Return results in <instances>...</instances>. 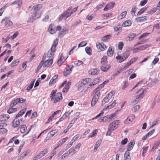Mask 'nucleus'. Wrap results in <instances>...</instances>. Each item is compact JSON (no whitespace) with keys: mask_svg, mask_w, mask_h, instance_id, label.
I'll return each instance as SVG.
<instances>
[{"mask_svg":"<svg viewBox=\"0 0 160 160\" xmlns=\"http://www.w3.org/2000/svg\"><path fill=\"white\" fill-rule=\"evenodd\" d=\"M58 43V39H56L53 43L52 46L49 50L47 54V57L50 58H52L53 57L54 55V53L55 51L56 47L57 46Z\"/></svg>","mask_w":160,"mask_h":160,"instance_id":"obj_3","label":"nucleus"},{"mask_svg":"<svg viewBox=\"0 0 160 160\" xmlns=\"http://www.w3.org/2000/svg\"><path fill=\"white\" fill-rule=\"evenodd\" d=\"M160 144V142L158 141L156 142L152 148V149H156Z\"/></svg>","mask_w":160,"mask_h":160,"instance_id":"obj_64","label":"nucleus"},{"mask_svg":"<svg viewBox=\"0 0 160 160\" xmlns=\"http://www.w3.org/2000/svg\"><path fill=\"white\" fill-rule=\"evenodd\" d=\"M149 45H144L139 47L141 50H143L147 48Z\"/></svg>","mask_w":160,"mask_h":160,"instance_id":"obj_60","label":"nucleus"},{"mask_svg":"<svg viewBox=\"0 0 160 160\" xmlns=\"http://www.w3.org/2000/svg\"><path fill=\"white\" fill-rule=\"evenodd\" d=\"M68 152L69 154L70 153H72L73 154L75 153L77 151H76L74 148H70L68 151H67Z\"/></svg>","mask_w":160,"mask_h":160,"instance_id":"obj_56","label":"nucleus"},{"mask_svg":"<svg viewBox=\"0 0 160 160\" xmlns=\"http://www.w3.org/2000/svg\"><path fill=\"white\" fill-rule=\"evenodd\" d=\"M157 7H155L154 8H153L151 10H150L149 11H148V14H152L155 12H156V11L157 10Z\"/></svg>","mask_w":160,"mask_h":160,"instance_id":"obj_45","label":"nucleus"},{"mask_svg":"<svg viewBox=\"0 0 160 160\" xmlns=\"http://www.w3.org/2000/svg\"><path fill=\"white\" fill-rule=\"evenodd\" d=\"M115 92L114 91H112L110 92L105 97L102 101V105L103 106L105 103L108 102L109 100L112 97L114 94Z\"/></svg>","mask_w":160,"mask_h":160,"instance_id":"obj_7","label":"nucleus"},{"mask_svg":"<svg viewBox=\"0 0 160 160\" xmlns=\"http://www.w3.org/2000/svg\"><path fill=\"white\" fill-rule=\"evenodd\" d=\"M19 59H17L13 61L11 64V66L12 67H14L17 65L19 63Z\"/></svg>","mask_w":160,"mask_h":160,"instance_id":"obj_43","label":"nucleus"},{"mask_svg":"<svg viewBox=\"0 0 160 160\" xmlns=\"http://www.w3.org/2000/svg\"><path fill=\"white\" fill-rule=\"evenodd\" d=\"M20 125V122L19 120L14 119L12 123V125L14 128L18 127Z\"/></svg>","mask_w":160,"mask_h":160,"instance_id":"obj_17","label":"nucleus"},{"mask_svg":"<svg viewBox=\"0 0 160 160\" xmlns=\"http://www.w3.org/2000/svg\"><path fill=\"white\" fill-rule=\"evenodd\" d=\"M160 102V98H159V97H157V96H156L155 97V98L154 101V102H153V106H154L155 102L158 103Z\"/></svg>","mask_w":160,"mask_h":160,"instance_id":"obj_55","label":"nucleus"},{"mask_svg":"<svg viewBox=\"0 0 160 160\" xmlns=\"http://www.w3.org/2000/svg\"><path fill=\"white\" fill-rule=\"evenodd\" d=\"M71 10H72V7H70L67 11L64 12L66 18L70 16L72 14V12H71L70 11Z\"/></svg>","mask_w":160,"mask_h":160,"instance_id":"obj_18","label":"nucleus"},{"mask_svg":"<svg viewBox=\"0 0 160 160\" xmlns=\"http://www.w3.org/2000/svg\"><path fill=\"white\" fill-rule=\"evenodd\" d=\"M132 23L131 21L129 19L124 22L122 24V26L123 27H128L130 26Z\"/></svg>","mask_w":160,"mask_h":160,"instance_id":"obj_24","label":"nucleus"},{"mask_svg":"<svg viewBox=\"0 0 160 160\" xmlns=\"http://www.w3.org/2000/svg\"><path fill=\"white\" fill-rule=\"evenodd\" d=\"M34 81H32L29 86H28L26 88V90L29 91L33 87L34 84Z\"/></svg>","mask_w":160,"mask_h":160,"instance_id":"obj_41","label":"nucleus"},{"mask_svg":"<svg viewBox=\"0 0 160 160\" xmlns=\"http://www.w3.org/2000/svg\"><path fill=\"white\" fill-rule=\"evenodd\" d=\"M117 102L116 100H114L111 104L107 106L106 108H104L103 110H106L108 109H110L112 108L116 104Z\"/></svg>","mask_w":160,"mask_h":160,"instance_id":"obj_21","label":"nucleus"},{"mask_svg":"<svg viewBox=\"0 0 160 160\" xmlns=\"http://www.w3.org/2000/svg\"><path fill=\"white\" fill-rule=\"evenodd\" d=\"M147 8H142L137 13V15H139L142 13L144 11L147 10Z\"/></svg>","mask_w":160,"mask_h":160,"instance_id":"obj_40","label":"nucleus"},{"mask_svg":"<svg viewBox=\"0 0 160 160\" xmlns=\"http://www.w3.org/2000/svg\"><path fill=\"white\" fill-rule=\"evenodd\" d=\"M107 59L108 58L106 56H104L101 59V63L102 65L105 64L106 62H107Z\"/></svg>","mask_w":160,"mask_h":160,"instance_id":"obj_26","label":"nucleus"},{"mask_svg":"<svg viewBox=\"0 0 160 160\" xmlns=\"http://www.w3.org/2000/svg\"><path fill=\"white\" fill-rule=\"evenodd\" d=\"M57 133V131L56 130H54L49 132L48 133V136L49 137H52L53 136Z\"/></svg>","mask_w":160,"mask_h":160,"instance_id":"obj_36","label":"nucleus"},{"mask_svg":"<svg viewBox=\"0 0 160 160\" xmlns=\"http://www.w3.org/2000/svg\"><path fill=\"white\" fill-rule=\"evenodd\" d=\"M57 92L56 90H53L50 94V97L51 98V100H53L55 96V93Z\"/></svg>","mask_w":160,"mask_h":160,"instance_id":"obj_37","label":"nucleus"},{"mask_svg":"<svg viewBox=\"0 0 160 160\" xmlns=\"http://www.w3.org/2000/svg\"><path fill=\"white\" fill-rule=\"evenodd\" d=\"M97 90V88H96V90L97 91L92 99L91 102L92 106H94L95 105L98 99L100 94V91Z\"/></svg>","mask_w":160,"mask_h":160,"instance_id":"obj_5","label":"nucleus"},{"mask_svg":"<svg viewBox=\"0 0 160 160\" xmlns=\"http://www.w3.org/2000/svg\"><path fill=\"white\" fill-rule=\"evenodd\" d=\"M101 142V140L100 139H99L96 143L94 146V148H98L100 145Z\"/></svg>","mask_w":160,"mask_h":160,"instance_id":"obj_51","label":"nucleus"},{"mask_svg":"<svg viewBox=\"0 0 160 160\" xmlns=\"http://www.w3.org/2000/svg\"><path fill=\"white\" fill-rule=\"evenodd\" d=\"M22 4V1L21 0H18L14 2L12 4L17 5L18 6H21Z\"/></svg>","mask_w":160,"mask_h":160,"instance_id":"obj_39","label":"nucleus"},{"mask_svg":"<svg viewBox=\"0 0 160 160\" xmlns=\"http://www.w3.org/2000/svg\"><path fill=\"white\" fill-rule=\"evenodd\" d=\"M4 127L0 128V134L5 133L7 132V130Z\"/></svg>","mask_w":160,"mask_h":160,"instance_id":"obj_44","label":"nucleus"},{"mask_svg":"<svg viewBox=\"0 0 160 160\" xmlns=\"http://www.w3.org/2000/svg\"><path fill=\"white\" fill-rule=\"evenodd\" d=\"M85 50L86 53L89 55H91V50L90 47H86L85 48Z\"/></svg>","mask_w":160,"mask_h":160,"instance_id":"obj_50","label":"nucleus"},{"mask_svg":"<svg viewBox=\"0 0 160 160\" xmlns=\"http://www.w3.org/2000/svg\"><path fill=\"white\" fill-rule=\"evenodd\" d=\"M132 120L130 118V117H128L125 120L124 123L126 124H129L130 123V122H132Z\"/></svg>","mask_w":160,"mask_h":160,"instance_id":"obj_59","label":"nucleus"},{"mask_svg":"<svg viewBox=\"0 0 160 160\" xmlns=\"http://www.w3.org/2000/svg\"><path fill=\"white\" fill-rule=\"evenodd\" d=\"M124 46L123 43L122 42H119L118 45V48L120 50H122Z\"/></svg>","mask_w":160,"mask_h":160,"instance_id":"obj_58","label":"nucleus"},{"mask_svg":"<svg viewBox=\"0 0 160 160\" xmlns=\"http://www.w3.org/2000/svg\"><path fill=\"white\" fill-rule=\"evenodd\" d=\"M42 8L41 4H38L33 6L32 8V13L31 17L27 21L28 23L32 22L35 20L40 17V15L38 13V11Z\"/></svg>","mask_w":160,"mask_h":160,"instance_id":"obj_1","label":"nucleus"},{"mask_svg":"<svg viewBox=\"0 0 160 160\" xmlns=\"http://www.w3.org/2000/svg\"><path fill=\"white\" fill-rule=\"evenodd\" d=\"M87 44V42L86 41H82L78 45V47H82L86 46Z\"/></svg>","mask_w":160,"mask_h":160,"instance_id":"obj_54","label":"nucleus"},{"mask_svg":"<svg viewBox=\"0 0 160 160\" xmlns=\"http://www.w3.org/2000/svg\"><path fill=\"white\" fill-rule=\"evenodd\" d=\"M145 92H146V90H143L140 94L136 96V99H137L142 98L144 96Z\"/></svg>","mask_w":160,"mask_h":160,"instance_id":"obj_32","label":"nucleus"},{"mask_svg":"<svg viewBox=\"0 0 160 160\" xmlns=\"http://www.w3.org/2000/svg\"><path fill=\"white\" fill-rule=\"evenodd\" d=\"M94 14H92L91 15H88L87 16L86 18L88 20H91L94 17Z\"/></svg>","mask_w":160,"mask_h":160,"instance_id":"obj_62","label":"nucleus"},{"mask_svg":"<svg viewBox=\"0 0 160 160\" xmlns=\"http://www.w3.org/2000/svg\"><path fill=\"white\" fill-rule=\"evenodd\" d=\"M99 72V70L97 68L93 69L92 70L89 71V74L92 75H97Z\"/></svg>","mask_w":160,"mask_h":160,"instance_id":"obj_22","label":"nucleus"},{"mask_svg":"<svg viewBox=\"0 0 160 160\" xmlns=\"http://www.w3.org/2000/svg\"><path fill=\"white\" fill-rule=\"evenodd\" d=\"M58 80V76L55 75L51 79L49 82V84L52 85L55 83Z\"/></svg>","mask_w":160,"mask_h":160,"instance_id":"obj_16","label":"nucleus"},{"mask_svg":"<svg viewBox=\"0 0 160 160\" xmlns=\"http://www.w3.org/2000/svg\"><path fill=\"white\" fill-rule=\"evenodd\" d=\"M62 98V94L61 92L57 93L53 99V102L54 103H56L57 102L59 101Z\"/></svg>","mask_w":160,"mask_h":160,"instance_id":"obj_10","label":"nucleus"},{"mask_svg":"<svg viewBox=\"0 0 160 160\" xmlns=\"http://www.w3.org/2000/svg\"><path fill=\"white\" fill-rule=\"evenodd\" d=\"M84 85L83 83L82 82H81L78 86V90H80L81 89V88L82 87H83Z\"/></svg>","mask_w":160,"mask_h":160,"instance_id":"obj_63","label":"nucleus"},{"mask_svg":"<svg viewBox=\"0 0 160 160\" xmlns=\"http://www.w3.org/2000/svg\"><path fill=\"white\" fill-rule=\"evenodd\" d=\"M96 46L97 48L102 51H104L107 49L106 46L103 43L97 42Z\"/></svg>","mask_w":160,"mask_h":160,"instance_id":"obj_9","label":"nucleus"},{"mask_svg":"<svg viewBox=\"0 0 160 160\" xmlns=\"http://www.w3.org/2000/svg\"><path fill=\"white\" fill-rule=\"evenodd\" d=\"M136 12V8L135 6H133L131 10V15L132 16L135 15V13Z\"/></svg>","mask_w":160,"mask_h":160,"instance_id":"obj_49","label":"nucleus"},{"mask_svg":"<svg viewBox=\"0 0 160 160\" xmlns=\"http://www.w3.org/2000/svg\"><path fill=\"white\" fill-rule=\"evenodd\" d=\"M110 66L108 65H106L105 66L102 65L101 67V69L102 71L106 72L108 69L110 68Z\"/></svg>","mask_w":160,"mask_h":160,"instance_id":"obj_34","label":"nucleus"},{"mask_svg":"<svg viewBox=\"0 0 160 160\" xmlns=\"http://www.w3.org/2000/svg\"><path fill=\"white\" fill-rule=\"evenodd\" d=\"M48 152V149H45L43 151L41 152L39 154L42 157L43 156H44L45 154H46Z\"/></svg>","mask_w":160,"mask_h":160,"instance_id":"obj_38","label":"nucleus"},{"mask_svg":"<svg viewBox=\"0 0 160 160\" xmlns=\"http://www.w3.org/2000/svg\"><path fill=\"white\" fill-rule=\"evenodd\" d=\"M9 118V115L4 114H2L0 115V119H3L4 120H7Z\"/></svg>","mask_w":160,"mask_h":160,"instance_id":"obj_29","label":"nucleus"},{"mask_svg":"<svg viewBox=\"0 0 160 160\" xmlns=\"http://www.w3.org/2000/svg\"><path fill=\"white\" fill-rule=\"evenodd\" d=\"M91 81V79L89 78H86L85 79H83V82H82L83 83V84H84V85H86V84L90 82Z\"/></svg>","mask_w":160,"mask_h":160,"instance_id":"obj_47","label":"nucleus"},{"mask_svg":"<svg viewBox=\"0 0 160 160\" xmlns=\"http://www.w3.org/2000/svg\"><path fill=\"white\" fill-rule=\"evenodd\" d=\"M98 132V131L97 130H96L93 131V132H92L90 135H89L88 136V138H92L93 136H95Z\"/></svg>","mask_w":160,"mask_h":160,"instance_id":"obj_48","label":"nucleus"},{"mask_svg":"<svg viewBox=\"0 0 160 160\" xmlns=\"http://www.w3.org/2000/svg\"><path fill=\"white\" fill-rule=\"evenodd\" d=\"M124 160H130L131 157L129 152L126 151L124 155Z\"/></svg>","mask_w":160,"mask_h":160,"instance_id":"obj_25","label":"nucleus"},{"mask_svg":"<svg viewBox=\"0 0 160 160\" xmlns=\"http://www.w3.org/2000/svg\"><path fill=\"white\" fill-rule=\"evenodd\" d=\"M149 18L147 16L141 17H137L135 19L136 21L137 22H143L148 21Z\"/></svg>","mask_w":160,"mask_h":160,"instance_id":"obj_11","label":"nucleus"},{"mask_svg":"<svg viewBox=\"0 0 160 160\" xmlns=\"http://www.w3.org/2000/svg\"><path fill=\"white\" fill-rule=\"evenodd\" d=\"M105 4V3H103L100 5H98L97 6L96 8V10L94 12H97V11H98L99 9L102 8V7L104 6V5Z\"/></svg>","mask_w":160,"mask_h":160,"instance_id":"obj_53","label":"nucleus"},{"mask_svg":"<svg viewBox=\"0 0 160 160\" xmlns=\"http://www.w3.org/2000/svg\"><path fill=\"white\" fill-rule=\"evenodd\" d=\"M7 126V124L5 122L4 120L0 121V128L5 127Z\"/></svg>","mask_w":160,"mask_h":160,"instance_id":"obj_42","label":"nucleus"},{"mask_svg":"<svg viewBox=\"0 0 160 160\" xmlns=\"http://www.w3.org/2000/svg\"><path fill=\"white\" fill-rule=\"evenodd\" d=\"M26 110L23 109L21 111H20L17 114L16 117V119L17 118L22 116L25 112Z\"/></svg>","mask_w":160,"mask_h":160,"instance_id":"obj_31","label":"nucleus"},{"mask_svg":"<svg viewBox=\"0 0 160 160\" xmlns=\"http://www.w3.org/2000/svg\"><path fill=\"white\" fill-rule=\"evenodd\" d=\"M66 59V58L64 57L63 54H62L58 61L57 63H58V64L62 63L65 61Z\"/></svg>","mask_w":160,"mask_h":160,"instance_id":"obj_23","label":"nucleus"},{"mask_svg":"<svg viewBox=\"0 0 160 160\" xmlns=\"http://www.w3.org/2000/svg\"><path fill=\"white\" fill-rule=\"evenodd\" d=\"M17 110L16 108H13L12 107H11L8 110L7 112L10 114L13 112H16Z\"/></svg>","mask_w":160,"mask_h":160,"instance_id":"obj_30","label":"nucleus"},{"mask_svg":"<svg viewBox=\"0 0 160 160\" xmlns=\"http://www.w3.org/2000/svg\"><path fill=\"white\" fill-rule=\"evenodd\" d=\"M73 66L72 65H70L64 69L63 71V75L64 76H66L71 72L72 71V68Z\"/></svg>","mask_w":160,"mask_h":160,"instance_id":"obj_8","label":"nucleus"},{"mask_svg":"<svg viewBox=\"0 0 160 160\" xmlns=\"http://www.w3.org/2000/svg\"><path fill=\"white\" fill-rule=\"evenodd\" d=\"M69 154L68 152H67L65 153H64L60 158H59V159L61 158V159H64L66 157L68 156Z\"/></svg>","mask_w":160,"mask_h":160,"instance_id":"obj_61","label":"nucleus"},{"mask_svg":"<svg viewBox=\"0 0 160 160\" xmlns=\"http://www.w3.org/2000/svg\"><path fill=\"white\" fill-rule=\"evenodd\" d=\"M111 37L110 34L108 35L103 37L102 38V40L104 42H106L110 39Z\"/></svg>","mask_w":160,"mask_h":160,"instance_id":"obj_28","label":"nucleus"},{"mask_svg":"<svg viewBox=\"0 0 160 160\" xmlns=\"http://www.w3.org/2000/svg\"><path fill=\"white\" fill-rule=\"evenodd\" d=\"M136 36V35L135 33H131L126 38L127 41H132Z\"/></svg>","mask_w":160,"mask_h":160,"instance_id":"obj_20","label":"nucleus"},{"mask_svg":"<svg viewBox=\"0 0 160 160\" xmlns=\"http://www.w3.org/2000/svg\"><path fill=\"white\" fill-rule=\"evenodd\" d=\"M17 100L18 102H19L20 103H23L26 101L25 99H23L22 98H17Z\"/></svg>","mask_w":160,"mask_h":160,"instance_id":"obj_52","label":"nucleus"},{"mask_svg":"<svg viewBox=\"0 0 160 160\" xmlns=\"http://www.w3.org/2000/svg\"><path fill=\"white\" fill-rule=\"evenodd\" d=\"M130 54L129 51L126 50L122 54V56L118 55L116 57V58L117 60H119L118 62L121 63L126 60L130 55Z\"/></svg>","mask_w":160,"mask_h":160,"instance_id":"obj_4","label":"nucleus"},{"mask_svg":"<svg viewBox=\"0 0 160 160\" xmlns=\"http://www.w3.org/2000/svg\"><path fill=\"white\" fill-rule=\"evenodd\" d=\"M114 52V50H112V47H110L107 52L108 56L109 57H112L113 56Z\"/></svg>","mask_w":160,"mask_h":160,"instance_id":"obj_19","label":"nucleus"},{"mask_svg":"<svg viewBox=\"0 0 160 160\" xmlns=\"http://www.w3.org/2000/svg\"><path fill=\"white\" fill-rule=\"evenodd\" d=\"M45 57H46L43 56L41 61L39 64L37 68L38 70H40L42 67L44 68L48 67L52 64L53 62L52 58L46 60Z\"/></svg>","mask_w":160,"mask_h":160,"instance_id":"obj_2","label":"nucleus"},{"mask_svg":"<svg viewBox=\"0 0 160 160\" xmlns=\"http://www.w3.org/2000/svg\"><path fill=\"white\" fill-rule=\"evenodd\" d=\"M148 147H144L142 148V156L144 157V154L146 153L147 151L148 148Z\"/></svg>","mask_w":160,"mask_h":160,"instance_id":"obj_57","label":"nucleus"},{"mask_svg":"<svg viewBox=\"0 0 160 160\" xmlns=\"http://www.w3.org/2000/svg\"><path fill=\"white\" fill-rule=\"evenodd\" d=\"M27 128L26 126L25 125H23L21 126L20 131L22 133L25 132L26 130H27Z\"/></svg>","mask_w":160,"mask_h":160,"instance_id":"obj_35","label":"nucleus"},{"mask_svg":"<svg viewBox=\"0 0 160 160\" xmlns=\"http://www.w3.org/2000/svg\"><path fill=\"white\" fill-rule=\"evenodd\" d=\"M5 21V26L6 27H8L13 25L12 22L8 19L7 17L4 18L2 20V22Z\"/></svg>","mask_w":160,"mask_h":160,"instance_id":"obj_12","label":"nucleus"},{"mask_svg":"<svg viewBox=\"0 0 160 160\" xmlns=\"http://www.w3.org/2000/svg\"><path fill=\"white\" fill-rule=\"evenodd\" d=\"M48 32L51 34H54L56 32V28L52 24H50L48 27Z\"/></svg>","mask_w":160,"mask_h":160,"instance_id":"obj_13","label":"nucleus"},{"mask_svg":"<svg viewBox=\"0 0 160 160\" xmlns=\"http://www.w3.org/2000/svg\"><path fill=\"white\" fill-rule=\"evenodd\" d=\"M80 113L79 112H77L76 113V115L77 116V117H74L71 121V123L74 124L76 121L77 120V119L78 118V116L80 115Z\"/></svg>","mask_w":160,"mask_h":160,"instance_id":"obj_33","label":"nucleus"},{"mask_svg":"<svg viewBox=\"0 0 160 160\" xmlns=\"http://www.w3.org/2000/svg\"><path fill=\"white\" fill-rule=\"evenodd\" d=\"M18 103V102L17 101V99H14L11 102L10 105V107H13L16 105Z\"/></svg>","mask_w":160,"mask_h":160,"instance_id":"obj_46","label":"nucleus"},{"mask_svg":"<svg viewBox=\"0 0 160 160\" xmlns=\"http://www.w3.org/2000/svg\"><path fill=\"white\" fill-rule=\"evenodd\" d=\"M120 123V121L118 120H115L110 123L109 125L108 128L110 130L114 131L118 128Z\"/></svg>","mask_w":160,"mask_h":160,"instance_id":"obj_6","label":"nucleus"},{"mask_svg":"<svg viewBox=\"0 0 160 160\" xmlns=\"http://www.w3.org/2000/svg\"><path fill=\"white\" fill-rule=\"evenodd\" d=\"M115 4V3L113 2H111L110 3L108 4L104 8L103 10L104 11H107L113 8Z\"/></svg>","mask_w":160,"mask_h":160,"instance_id":"obj_14","label":"nucleus"},{"mask_svg":"<svg viewBox=\"0 0 160 160\" xmlns=\"http://www.w3.org/2000/svg\"><path fill=\"white\" fill-rule=\"evenodd\" d=\"M66 32V30L65 28H63L62 29L58 34V37L60 38L62 37L65 34Z\"/></svg>","mask_w":160,"mask_h":160,"instance_id":"obj_27","label":"nucleus"},{"mask_svg":"<svg viewBox=\"0 0 160 160\" xmlns=\"http://www.w3.org/2000/svg\"><path fill=\"white\" fill-rule=\"evenodd\" d=\"M135 143V141L134 140H132L130 142L128 146L127 151L129 152L132 149Z\"/></svg>","mask_w":160,"mask_h":160,"instance_id":"obj_15","label":"nucleus"}]
</instances>
